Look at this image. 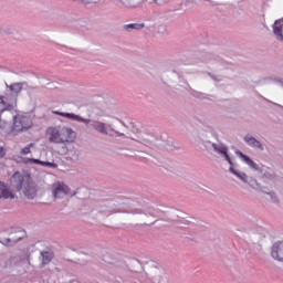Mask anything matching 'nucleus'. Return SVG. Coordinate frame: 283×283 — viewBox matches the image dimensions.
Here are the masks:
<instances>
[{
    "mask_svg": "<svg viewBox=\"0 0 283 283\" xmlns=\"http://www.w3.org/2000/svg\"><path fill=\"white\" fill-rule=\"evenodd\" d=\"M46 138L55 145H65L76 140V133L67 126H50Z\"/></svg>",
    "mask_w": 283,
    "mask_h": 283,
    "instance_id": "1",
    "label": "nucleus"
},
{
    "mask_svg": "<svg viewBox=\"0 0 283 283\" xmlns=\"http://www.w3.org/2000/svg\"><path fill=\"white\" fill-rule=\"evenodd\" d=\"M11 187L17 191H21L30 182V176L22 175L21 172H14L10 179Z\"/></svg>",
    "mask_w": 283,
    "mask_h": 283,
    "instance_id": "2",
    "label": "nucleus"
},
{
    "mask_svg": "<svg viewBox=\"0 0 283 283\" xmlns=\"http://www.w3.org/2000/svg\"><path fill=\"white\" fill-rule=\"evenodd\" d=\"M52 193L55 200L64 196H70V187L64 182L56 181L52 185Z\"/></svg>",
    "mask_w": 283,
    "mask_h": 283,
    "instance_id": "3",
    "label": "nucleus"
},
{
    "mask_svg": "<svg viewBox=\"0 0 283 283\" xmlns=\"http://www.w3.org/2000/svg\"><path fill=\"white\" fill-rule=\"evenodd\" d=\"M32 127V122L27 116H15L13 122V129L15 132H23L24 129H30Z\"/></svg>",
    "mask_w": 283,
    "mask_h": 283,
    "instance_id": "4",
    "label": "nucleus"
},
{
    "mask_svg": "<svg viewBox=\"0 0 283 283\" xmlns=\"http://www.w3.org/2000/svg\"><path fill=\"white\" fill-rule=\"evenodd\" d=\"M56 116H62L63 118H69V120H77V123H84L85 125H90L92 119L83 118L74 113H63L59 111H53Z\"/></svg>",
    "mask_w": 283,
    "mask_h": 283,
    "instance_id": "5",
    "label": "nucleus"
},
{
    "mask_svg": "<svg viewBox=\"0 0 283 283\" xmlns=\"http://www.w3.org/2000/svg\"><path fill=\"white\" fill-rule=\"evenodd\" d=\"M271 255L273 260L283 262V242H276L273 244Z\"/></svg>",
    "mask_w": 283,
    "mask_h": 283,
    "instance_id": "6",
    "label": "nucleus"
},
{
    "mask_svg": "<svg viewBox=\"0 0 283 283\" xmlns=\"http://www.w3.org/2000/svg\"><path fill=\"white\" fill-rule=\"evenodd\" d=\"M23 193L29 200H34L36 198V188L29 181L24 187Z\"/></svg>",
    "mask_w": 283,
    "mask_h": 283,
    "instance_id": "7",
    "label": "nucleus"
},
{
    "mask_svg": "<svg viewBox=\"0 0 283 283\" xmlns=\"http://www.w3.org/2000/svg\"><path fill=\"white\" fill-rule=\"evenodd\" d=\"M0 198H3L4 200L14 198V193L10 191L8 186L6 184L0 181Z\"/></svg>",
    "mask_w": 283,
    "mask_h": 283,
    "instance_id": "8",
    "label": "nucleus"
},
{
    "mask_svg": "<svg viewBox=\"0 0 283 283\" xmlns=\"http://www.w3.org/2000/svg\"><path fill=\"white\" fill-rule=\"evenodd\" d=\"M117 3H120L123 8H138L142 3H144L145 0H116Z\"/></svg>",
    "mask_w": 283,
    "mask_h": 283,
    "instance_id": "9",
    "label": "nucleus"
},
{
    "mask_svg": "<svg viewBox=\"0 0 283 283\" xmlns=\"http://www.w3.org/2000/svg\"><path fill=\"white\" fill-rule=\"evenodd\" d=\"M92 127L95 132H98V134L107 135V124L99 120H95L93 122Z\"/></svg>",
    "mask_w": 283,
    "mask_h": 283,
    "instance_id": "10",
    "label": "nucleus"
},
{
    "mask_svg": "<svg viewBox=\"0 0 283 283\" xmlns=\"http://www.w3.org/2000/svg\"><path fill=\"white\" fill-rule=\"evenodd\" d=\"M213 149L218 151V154H221L224 156L226 160L229 163V165H233L231 161V157H229V154H227V147L224 145H212Z\"/></svg>",
    "mask_w": 283,
    "mask_h": 283,
    "instance_id": "11",
    "label": "nucleus"
},
{
    "mask_svg": "<svg viewBox=\"0 0 283 283\" xmlns=\"http://www.w3.org/2000/svg\"><path fill=\"white\" fill-rule=\"evenodd\" d=\"M282 31H283L282 20H276L273 27V32L276 39H279V41H283Z\"/></svg>",
    "mask_w": 283,
    "mask_h": 283,
    "instance_id": "12",
    "label": "nucleus"
},
{
    "mask_svg": "<svg viewBox=\"0 0 283 283\" xmlns=\"http://www.w3.org/2000/svg\"><path fill=\"white\" fill-rule=\"evenodd\" d=\"M28 163H33L34 165H41L42 167H50L51 169H56V167H59L57 164L50 163V161H42L34 158L28 159Z\"/></svg>",
    "mask_w": 283,
    "mask_h": 283,
    "instance_id": "13",
    "label": "nucleus"
},
{
    "mask_svg": "<svg viewBox=\"0 0 283 283\" xmlns=\"http://www.w3.org/2000/svg\"><path fill=\"white\" fill-rule=\"evenodd\" d=\"M42 255V266H45V264H50L52 262L54 254L50 251L41 252Z\"/></svg>",
    "mask_w": 283,
    "mask_h": 283,
    "instance_id": "14",
    "label": "nucleus"
},
{
    "mask_svg": "<svg viewBox=\"0 0 283 283\" xmlns=\"http://www.w3.org/2000/svg\"><path fill=\"white\" fill-rule=\"evenodd\" d=\"M25 85V83L23 82H18V83H13L11 85H9V90L11 92H13V94H20V92L23 91V86Z\"/></svg>",
    "mask_w": 283,
    "mask_h": 283,
    "instance_id": "15",
    "label": "nucleus"
},
{
    "mask_svg": "<svg viewBox=\"0 0 283 283\" xmlns=\"http://www.w3.org/2000/svg\"><path fill=\"white\" fill-rule=\"evenodd\" d=\"M11 109H14V106L11 104L6 103L2 96H0V112H11Z\"/></svg>",
    "mask_w": 283,
    "mask_h": 283,
    "instance_id": "16",
    "label": "nucleus"
},
{
    "mask_svg": "<svg viewBox=\"0 0 283 283\" xmlns=\"http://www.w3.org/2000/svg\"><path fill=\"white\" fill-rule=\"evenodd\" d=\"M240 158H242V160H244L247 163V165H249V167H251L252 169H258V164L254 163L253 160H251V158H249V156L239 153Z\"/></svg>",
    "mask_w": 283,
    "mask_h": 283,
    "instance_id": "17",
    "label": "nucleus"
},
{
    "mask_svg": "<svg viewBox=\"0 0 283 283\" xmlns=\"http://www.w3.org/2000/svg\"><path fill=\"white\" fill-rule=\"evenodd\" d=\"M245 143H248V145H250V147H256V148H262V144H260V142L253 137H245Z\"/></svg>",
    "mask_w": 283,
    "mask_h": 283,
    "instance_id": "18",
    "label": "nucleus"
},
{
    "mask_svg": "<svg viewBox=\"0 0 283 283\" xmlns=\"http://www.w3.org/2000/svg\"><path fill=\"white\" fill-rule=\"evenodd\" d=\"M143 28H145V24L132 23L125 25V30H143Z\"/></svg>",
    "mask_w": 283,
    "mask_h": 283,
    "instance_id": "19",
    "label": "nucleus"
},
{
    "mask_svg": "<svg viewBox=\"0 0 283 283\" xmlns=\"http://www.w3.org/2000/svg\"><path fill=\"white\" fill-rule=\"evenodd\" d=\"M32 147H34V144H29L28 146H25L24 148H22L21 150H20V155L21 156H28V154H31L32 153Z\"/></svg>",
    "mask_w": 283,
    "mask_h": 283,
    "instance_id": "20",
    "label": "nucleus"
},
{
    "mask_svg": "<svg viewBox=\"0 0 283 283\" xmlns=\"http://www.w3.org/2000/svg\"><path fill=\"white\" fill-rule=\"evenodd\" d=\"M230 171H231V174H234V176H238V178L243 180V182H247V174H240V172L235 171V169H233V167H230Z\"/></svg>",
    "mask_w": 283,
    "mask_h": 283,
    "instance_id": "21",
    "label": "nucleus"
},
{
    "mask_svg": "<svg viewBox=\"0 0 283 283\" xmlns=\"http://www.w3.org/2000/svg\"><path fill=\"white\" fill-rule=\"evenodd\" d=\"M6 156V148L0 147V158H3Z\"/></svg>",
    "mask_w": 283,
    "mask_h": 283,
    "instance_id": "22",
    "label": "nucleus"
}]
</instances>
